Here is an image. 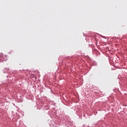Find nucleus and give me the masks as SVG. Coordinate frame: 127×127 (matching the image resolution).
Masks as SVG:
<instances>
[{
    "label": "nucleus",
    "mask_w": 127,
    "mask_h": 127,
    "mask_svg": "<svg viewBox=\"0 0 127 127\" xmlns=\"http://www.w3.org/2000/svg\"><path fill=\"white\" fill-rule=\"evenodd\" d=\"M0 60H1V61H6L7 60V57L5 55H3V54L0 53Z\"/></svg>",
    "instance_id": "f257e3e1"
}]
</instances>
